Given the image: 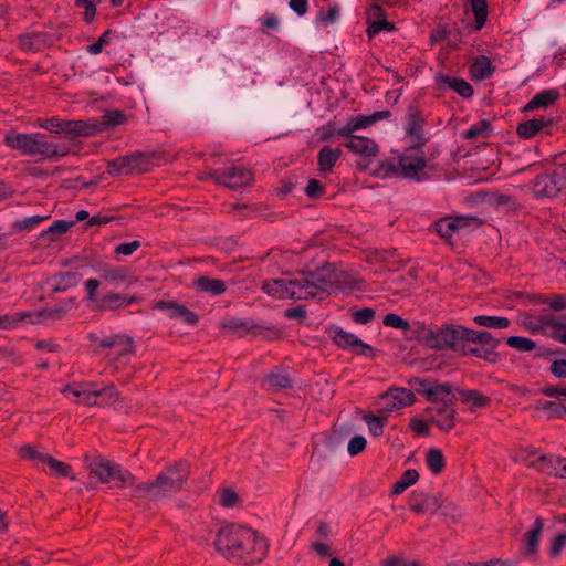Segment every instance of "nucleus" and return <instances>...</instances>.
Listing matches in <instances>:
<instances>
[{"label": "nucleus", "mask_w": 566, "mask_h": 566, "mask_svg": "<svg viewBox=\"0 0 566 566\" xmlns=\"http://www.w3.org/2000/svg\"><path fill=\"white\" fill-rule=\"evenodd\" d=\"M464 2L470 7L472 13L474 14V29L476 31L481 30L484 27L488 18L486 0H464Z\"/></svg>", "instance_id": "obj_32"}, {"label": "nucleus", "mask_w": 566, "mask_h": 566, "mask_svg": "<svg viewBox=\"0 0 566 566\" xmlns=\"http://www.w3.org/2000/svg\"><path fill=\"white\" fill-rule=\"evenodd\" d=\"M102 348H114V355L112 359L119 360L123 358H129L135 354L134 339L126 334H115L105 337L99 342Z\"/></svg>", "instance_id": "obj_14"}, {"label": "nucleus", "mask_w": 566, "mask_h": 566, "mask_svg": "<svg viewBox=\"0 0 566 566\" xmlns=\"http://www.w3.org/2000/svg\"><path fill=\"white\" fill-rule=\"evenodd\" d=\"M539 326H551V337L566 345V322H562L555 317H543L539 319Z\"/></svg>", "instance_id": "obj_34"}, {"label": "nucleus", "mask_w": 566, "mask_h": 566, "mask_svg": "<svg viewBox=\"0 0 566 566\" xmlns=\"http://www.w3.org/2000/svg\"><path fill=\"white\" fill-rule=\"evenodd\" d=\"M452 219L457 226V231L470 227L479 228L482 224V221L476 217H452Z\"/></svg>", "instance_id": "obj_58"}, {"label": "nucleus", "mask_w": 566, "mask_h": 566, "mask_svg": "<svg viewBox=\"0 0 566 566\" xmlns=\"http://www.w3.org/2000/svg\"><path fill=\"white\" fill-rule=\"evenodd\" d=\"M416 397L412 391L407 388L398 387L391 388L387 392L380 395L376 405L378 407V413L387 417L389 413L410 406L415 402Z\"/></svg>", "instance_id": "obj_10"}, {"label": "nucleus", "mask_w": 566, "mask_h": 566, "mask_svg": "<svg viewBox=\"0 0 566 566\" xmlns=\"http://www.w3.org/2000/svg\"><path fill=\"white\" fill-rule=\"evenodd\" d=\"M387 417H384V415L378 413V416L366 413L364 415L363 419L368 426V429L371 434L379 437L384 432V421Z\"/></svg>", "instance_id": "obj_46"}, {"label": "nucleus", "mask_w": 566, "mask_h": 566, "mask_svg": "<svg viewBox=\"0 0 566 566\" xmlns=\"http://www.w3.org/2000/svg\"><path fill=\"white\" fill-rule=\"evenodd\" d=\"M438 511L446 517L457 520L461 516V509L450 499L441 496Z\"/></svg>", "instance_id": "obj_45"}, {"label": "nucleus", "mask_w": 566, "mask_h": 566, "mask_svg": "<svg viewBox=\"0 0 566 566\" xmlns=\"http://www.w3.org/2000/svg\"><path fill=\"white\" fill-rule=\"evenodd\" d=\"M441 496V494L415 493V502L411 504V510L419 514L427 512L436 513L438 512Z\"/></svg>", "instance_id": "obj_20"}, {"label": "nucleus", "mask_w": 566, "mask_h": 566, "mask_svg": "<svg viewBox=\"0 0 566 566\" xmlns=\"http://www.w3.org/2000/svg\"><path fill=\"white\" fill-rule=\"evenodd\" d=\"M536 410H543L548 412V417H560L563 412H566V406L554 402V401H546V400H538L535 403Z\"/></svg>", "instance_id": "obj_50"}, {"label": "nucleus", "mask_w": 566, "mask_h": 566, "mask_svg": "<svg viewBox=\"0 0 566 566\" xmlns=\"http://www.w3.org/2000/svg\"><path fill=\"white\" fill-rule=\"evenodd\" d=\"M374 316H375V312L373 308L364 307V308L356 311L353 314V319L357 324H367L370 321H373Z\"/></svg>", "instance_id": "obj_63"}, {"label": "nucleus", "mask_w": 566, "mask_h": 566, "mask_svg": "<svg viewBox=\"0 0 566 566\" xmlns=\"http://www.w3.org/2000/svg\"><path fill=\"white\" fill-rule=\"evenodd\" d=\"M436 82L439 90L448 87L455 91L462 97H470L473 94L472 85L461 78L440 75L436 77Z\"/></svg>", "instance_id": "obj_23"}, {"label": "nucleus", "mask_w": 566, "mask_h": 566, "mask_svg": "<svg viewBox=\"0 0 566 566\" xmlns=\"http://www.w3.org/2000/svg\"><path fill=\"white\" fill-rule=\"evenodd\" d=\"M494 70L491 60L484 55L478 56L471 66L472 77L478 81L489 78Z\"/></svg>", "instance_id": "obj_29"}, {"label": "nucleus", "mask_w": 566, "mask_h": 566, "mask_svg": "<svg viewBox=\"0 0 566 566\" xmlns=\"http://www.w3.org/2000/svg\"><path fill=\"white\" fill-rule=\"evenodd\" d=\"M62 394H71L75 402L84 403L85 406H97L99 402L96 400V394L94 390L85 388L83 385H76L74 387L66 385L62 389Z\"/></svg>", "instance_id": "obj_24"}, {"label": "nucleus", "mask_w": 566, "mask_h": 566, "mask_svg": "<svg viewBox=\"0 0 566 566\" xmlns=\"http://www.w3.org/2000/svg\"><path fill=\"white\" fill-rule=\"evenodd\" d=\"M44 219H45V217L32 216V217L25 218L23 220L15 221L12 227L15 231H23V230L33 228L34 226L39 224Z\"/></svg>", "instance_id": "obj_60"}, {"label": "nucleus", "mask_w": 566, "mask_h": 566, "mask_svg": "<svg viewBox=\"0 0 566 566\" xmlns=\"http://www.w3.org/2000/svg\"><path fill=\"white\" fill-rule=\"evenodd\" d=\"M423 124V118L420 117L417 112L410 111L408 113L407 133L416 140L411 148H419L426 143V140L422 138Z\"/></svg>", "instance_id": "obj_27"}, {"label": "nucleus", "mask_w": 566, "mask_h": 566, "mask_svg": "<svg viewBox=\"0 0 566 566\" xmlns=\"http://www.w3.org/2000/svg\"><path fill=\"white\" fill-rule=\"evenodd\" d=\"M153 308L165 312L169 319L181 322L188 326H196L199 323V315L176 300H158L154 302Z\"/></svg>", "instance_id": "obj_11"}, {"label": "nucleus", "mask_w": 566, "mask_h": 566, "mask_svg": "<svg viewBox=\"0 0 566 566\" xmlns=\"http://www.w3.org/2000/svg\"><path fill=\"white\" fill-rule=\"evenodd\" d=\"M409 385H411L417 392L423 395L428 400L431 401V399H433L432 385L429 381L419 377H415L409 380Z\"/></svg>", "instance_id": "obj_54"}, {"label": "nucleus", "mask_w": 566, "mask_h": 566, "mask_svg": "<svg viewBox=\"0 0 566 566\" xmlns=\"http://www.w3.org/2000/svg\"><path fill=\"white\" fill-rule=\"evenodd\" d=\"M558 98V93L554 90L542 91L536 94L525 106L524 112L534 111L537 108H546L553 105Z\"/></svg>", "instance_id": "obj_28"}, {"label": "nucleus", "mask_w": 566, "mask_h": 566, "mask_svg": "<svg viewBox=\"0 0 566 566\" xmlns=\"http://www.w3.org/2000/svg\"><path fill=\"white\" fill-rule=\"evenodd\" d=\"M42 39L40 34H27L20 36V45L23 50H35L40 45Z\"/></svg>", "instance_id": "obj_62"}, {"label": "nucleus", "mask_w": 566, "mask_h": 566, "mask_svg": "<svg viewBox=\"0 0 566 566\" xmlns=\"http://www.w3.org/2000/svg\"><path fill=\"white\" fill-rule=\"evenodd\" d=\"M126 116L122 111L111 109L104 113L101 126H119L124 124Z\"/></svg>", "instance_id": "obj_52"}, {"label": "nucleus", "mask_w": 566, "mask_h": 566, "mask_svg": "<svg viewBox=\"0 0 566 566\" xmlns=\"http://www.w3.org/2000/svg\"><path fill=\"white\" fill-rule=\"evenodd\" d=\"M192 285L199 293H206L211 296L222 295L228 289L224 281L208 275L196 276Z\"/></svg>", "instance_id": "obj_18"}, {"label": "nucleus", "mask_w": 566, "mask_h": 566, "mask_svg": "<svg viewBox=\"0 0 566 566\" xmlns=\"http://www.w3.org/2000/svg\"><path fill=\"white\" fill-rule=\"evenodd\" d=\"M432 402H441L447 401L448 398H452V402H454L455 396L452 394V387L449 384H436L432 386Z\"/></svg>", "instance_id": "obj_49"}, {"label": "nucleus", "mask_w": 566, "mask_h": 566, "mask_svg": "<svg viewBox=\"0 0 566 566\" xmlns=\"http://www.w3.org/2000/svg\"><path fill=\"white\" fill-rule=\"evenodd\" d=\"M189 475L190 468L185 461L166 465L153 480L135 482L132 497L148 502L171 499L185 488Z\"/></svg>", "instance_id": "obj_2"}, {"label": "nucleus", "mask_w": 566, "mask_h": 566, "mask_svg": "<svg viewBox=\"0 0 566 566\" xmlns=\"http://www.w3.org/2000/svg\"><path fill=\"white\" fill-rule=\"evenodd\" d=\"M219 504L226 509L235 507L240 503V496L232 489H222L219 492Z\"/></svg>", "instance_id": "obj_51"}, {"label": "nucleus", "mask_w": 566, "mask_h": 566, "mask_svg": "<svg viewBox=\"0 0 566 566\" xmlns=\"http://www.w3.org/2000/svg\"><path fill=\"white\" fill-rule=\"evenodd\" d=\"M4 144L11 149L31 157H64L69 153L67 149H62L59 145L48 142L41 134L11 133L6 135Z\"/></svg>", "instance_id": "obj_4"}, {"label": "nucleus", "mask_w": 566, "mask_h": 566, "mask_svg": "<svg viewBox=\"0 0 566 566\" xmlns=\"http://www.w3.org/2000/svg\"><path fill=\"white\" fill-rule=\"evenodd\" d=\"M73 304L72 300H69L62 304H59L56 306L44 308L38 313V316H44L51 319H61L65 316L69 308H71Z\"/></svg>", "instance_id": "obj_42"}, {"label": "nucleus", "mask_w": 566, "mask_h": 566, "mask_svg": "<svg viewBox=\"0 0 566 566\" xmlns=\"http://www.w3.org/2000/svg\"><path fill=\"white\" fill-rule=\"evenodd\" d=\"M542 302L547 303L549 307L555 312L566 310V295L555 294L547 300H543Z\"/></svg>", "instance_id": "obj_64"}, {"label": "nucleus", "mask_w": 566, "mask_h": 566, "mask_svg": "<svg viewBox=\"0 0 566 566\" xmlns=\"http://www.w3.org/2000/svg\"><path fill=\"white\" fill-rule=\"evenodd\" d=\"M553 122L552 117L533 118L518 124L516 133L521 138L530 139L536 136L544 127L551 126Z\"/></svg>", "instance_id": "obj_21"}, {"label": "nucleus", "mask_w": 566, "mask_h": 566, "mask_svg": "<svg viewBox=\"0 0 566 566\" xmlns=\"http://www.w3.org/2000/svg\"><path fill=\"white\" fill-rule=\"evenodd\" d=\"M490 123L486 119L480 120L478 124L472 125L469 129L463 133V138L474 139L479 136H483L485 132L490 130Z\"/></svg>", "instance_id": "obj_53"}, {"label": "nucleus", "mask_w": 566, "mask_h": 566, "mask_svg": "<svg viewBox=\"0 0 566 566\" xmlns=\"http://www.w3.org/2000/svg\"><path fill=\"white\" fill-rule=\"evenodd\" d=\"M473 322L480 326L495 328V329H504L507 328L511 324L510 319L502 316H488V315H478L473 317Z\"/></svg>", "instance_id": "obj_36"}, {"label": "nucleus", "mask_w": 566, "mask_h": 566, "mask_svg": "<svg viewBox=\"0 0 566 566\" xmlns=\"http://www.w3.org/2000/svg\"><path fill=\"white\" fill-rule=\"evenodd\" d=\"M344 145L352 153L364 157H374L378 153L377 144L373 139L361 136H350Z\"/></svg>", "instance_id": "obj_19"}, {"label": "nucleus", "mask_w": 566, "mask_h": 566, "mask_svg": "<svg viewBox=\"0 0 566 566\" xmlns=\"http://www.w3.org/2000/svg\"><path fill=\"white\" fill-rule=\"evenodd\" d=\"M94 391L96 394V400L98 401V398H101V403L103 405H112L119 399V392L113 384Z\"/></svg>", "instance_id": "obj_48"}, {"label": "nucleus", "mask_w": 566, "mask_h": 566, "mask_svg": "<svg viewBox=\"0 0 566 566\" xmlns=\"http://www.w3.org/2000/svg\"><path fill=\"white\" fill-rule=\"evenodd\" d=\"M506 345L515 348L518 352H532L535 349L536 344L531 338L521 336H510L506 338Z\"/></svg>", "instance_id": "obj_47"}, {"label": "nucleus", "mask_w": 566, "mask_h": 566, "mask_svg": "<svg viewBox=\"0 0 566 566\" xmlns=\"http://www.w3.org/2000/svg\"><path fill=\"white\" fill-rule=\"evenodd\" d=\"M82 277V274L78 272L59 273L53 277L55 283L53 286V292H62L74 287L81 282Z\"/></svg>", "instance_id": "obj_31"}, {"label": "nucleus", "mask_w": 566, "mask_h": 566, "mask_svg": "<svg viewBox=\"0 0 566 566\" xmlns=\"http://www.w3.org/2000/svg\"><path fill=\"white\" fill-rule=\"evenodd\" d=\"M333 340L343 348H357L356 353L370 356L373 354V348L363 343L357 336L350 334L348 332L343 331L339 327H334L331 329Z\"/></svg>", "instance_id": "obj_16"}, {"label": "nucleus", "mask_w": 566, "mask_h": 566, "mask_svg": "<svg viewBox=\"0 0 566 566\" xmlns=\"http://www.w3.org/2000/svg\"><path fill=\"white\" fill-rule=\"evenodd\" d=\"M342 150L340 148H332L329 146H324L318 153V170L323 174H328L332 171L336 161L340 158Z\"/></svg>", "instance_id": "obj_26"}, {"label": "nucleus", "mask_w": 566, "mask_h": 566, "mask_svg": "<svg viewBox=\"0 0 566 566\" xmlns=\"http://www.w3.org/2000/svg\"><path fill=\"white\" fill-rule=\"evenodd\" d=\"M211 177L216 184L230 189L245 187L252 181V172L241 166H231L222 170H216Z\"/></svg>", "instance_id": "obj_12"}, {"label": "nucleus", "mask_w": 566, "mask_h": 566, "mask_svg": "<svg viewBox=\"0 0 566 566\" xmlns=\"http://www.w3.org/2000/svg\"><path fill=\"white\" fill-rule=\"evenodd\" d=\"M419 474L416 470H407L401 478L394 484L392 494L397 495L402 493L406 489L417 482Z\"/></svg>", "instance_id": "obj_39"}, {"label": "nucleus", "mask_w": 566, "mask_h": 566, "mask_svg": "<svg viewBox=\"0 0 566 566\" xmlns=\"http://www.w3.org/2000/svg\"><path fill=\"white\" fill-rule=\"evenodd\" d=\"M459 396L462 402H472L475 407H485L489 403V398L478 390H459Z\"/></svg>", "instance_id": "obj_41"}, {"label": "nucleus", "mask_w": 566, "mask_h": 566, "mask_svg": "<svg viewBox=\"0 0 566 566\" xmlns=\"http://www.w3.org/2000/svg\"><path fill=\"white\" fill-rule=\"evenodd\" d=\"M556 460H558V458L548 457V455H544V454L537 457L534 460L525 459L528 467L535 468L545 474L554 475V476H555V471H556V464H555Z\"/></svg>", "instance_id": "obj_33"}, {"label": "nucleus", "mask_w": 566, "mask_h": 566, "mask_svg": "<svg viewBox=\"0 0 566 566\" xmlns=\"http://www.w3.org/2000/svg\"><path fill=\"white\" fill-rule=\"evenodd\" d=\"M74 223L75 221L57 220L49 227L42 237H48V240L51 242L55 241L59 235L65 233Z\"/></svg>", "instance_id": "obj_43"}, {"label": "nucleus", "mask_w": 566, "mask_h": 566, "mask_svg": "<svg viewBox=\"0 0 566 566\" xmlns=\"http://www.w3.org/2000/svg\"><path fill=\"white\" fill-rule=\"evenodd\" d=\"M461 338L462 344L464 343H479L484 345H490L492 348L496 347L499 340H496L491 333L486 331L476 332L464 326H461Z\"/></svg>", "instance_id": "obj_25"}, {"label": "nucleus", "mask_w": 566, "mask_h": 566, "mask_svg": "<svg viewBox=\"0 0 566 566\" xmlns=\"http://www.w3.org/2000/svg\"><path fill=\"white\" fill-rule=\"evenodd\" d=\"M54 474L59 476H69L71 472V467L65 462H62L51 455L49 462L46 464Z\"/></svg>", "instance_id": "obj_56"}, {"label": "nucleus", "mask_w": 566, "mask_h": 566, "mask_svg": "<svg viewBox=\"0 0 566 566\" xmlns=\"http://www.w3.org/2000/svg\"><path fill=\"white\" fill-rule=\"evenodd\" d=\"M434 229L441 238L447 240H449L453 233L457 232V226L453 223L452 217L438 220L434 223Z\"/></svg>", "instance_id": "obj_44"}, {"label": "nucleus", "mask_w": 566, "mask_h": 566, "mask_svg": "<svg viewBox=\"0 0 566 566\" xmlns=\"http://www.w3.org/2000/svg\"><path fill=\"white\" fill-rule=\"evenodd\" d=\"M323 281L316 275H307L306 272L300 273L292 280L273 279L262 283V290L268 295L275 298L308 300L312 295L323 293L319 284Z\"/></svg>", "instance_id": "obj_3"}, {"label": "nucleus", "mask_w": 566, "mask_h": 566, "mask_svg": "<svg viewBox=\"0 0 566 566\" xmlns=\"http://www.w3.org/2000/svg\"><path fill=\"white\" fill-rule=\"evenodd\" d=\"M98 129L96 125H90L84 120H63L61 134L73 139L78 136L93 135Z\"/></svg>", "instance_id": "obj_22"}, {"label": "nucleus", "mask_w": 566, "mask_h": 566, "mask_svg": "<svg viewBox=\"0 0 566 566\" xmlns=\"http://www.w3.org/2000/svg\"><path fill=\"white\" fill-rule=\"evenodd\" d=\"M384 324L389 327L399 328V329H408L410 324L408 321L403 319L401 316L397 314H387L384 318Z\"/></svg>", "instance_id": "obj_59"}, {"label": "nucleus", "mask_w": 566, "mask_h": 566, "mask_svg": "<svg viewBox=\"0 0 566 566\" xmlns=\"http://www.w3.org/2000/svg\"><path fill=\"white\" fill-rule=\"evenodd\" d=\"M426 412L430 416L429 422L436 424L442 431L449 432L454 428L455 409L452 398L440 403L437 407H429Z\"/></svg>", "instance_id": "obj_13"}, {"label": "nucleus", "mask_w": 566, "mask_h": 566, "mask_svg": "<svg viewBox=\"0 0 566 566\" xmlns=\"http://www.w3.org/2000/svg\"><path fill=\"white\" fill-rule=\"evenodd\" d=\"M139 302H142V297L137 295L126 297L118 293L107 292L98 298L96 307L99 311H115Z\"/></svg>", "instance_id": "obj_17"}, {"label": "nucleus", "mask_w": 566, "mask_h": 566, "mask_svg": "<svg viewBox=\"0 0 566 566\" xmlns=\"http://www.w3.org/2000/svg\"><path fill=\"white\" fill-rule=\"evenodd\" d=\"M543 531V520L537 517L531 531L525 534V553L527 555H535L538 547V542Z\"/></svg>", "instance_id": "obj_30"}, {"label": "nucleus", "mask_w": 566, "mask_h": 566, "mask_svg": "<svg viewBox=\"0 0 566 566\" xmlns=\"http://www.w3.org/2000/svg\"><path fill=\"white\" fill-rule=\"evenodd\" d=\"M391 30H394V25L390 22H388L385 18L379 21L369 23L368 28H367V35L371 39L380 31H391Z\"/></svg>", "instance_id": "obj_57"}, {"label": "nucleus", "mask_w": 566, "mask_h": 566, "mask_svg": "<svg viewBox=\"0 0 566 566\" xmlns=\"http://www.w3.org/2000/svg\"><path fill=\"white\" fill-rule=\"evenodd\" d=\"M366 448V439L363 436L353 437L347 446L348 453L354 457Z\"/></svg>", "instance_id": "obj_61"}, {"label": "nucleus", "mask_w": 566, "mask_h": 566, "mask_svg": "<svg viewBox=\"0 0 566 566\" xmlns=\"http://www.w3.org/2000/svg\"><path fill=\"white\" fill-rule=\"evenodd\" d=\"M566 188V166H558L553 172L537 176L533 181L536 197H555Z\"/></svg>", "instance_id": "obj_9"}, {"label": "nucleus", "mask_w": 566, "mask_h": 566, "mask_svg": "<svg viewBox=\"0 0 566 566\" xmlns=\"http://www.w3.org/2000/svg\"><path fill=\"white\" fill-rule=\"evenodd\" d=\"M339 14V7L337 4L331 6L326 12L321 11L316 18L317 23L326 25L333 24Z\"/></svg>", "instance_id": "obj_55"}, {"label": "nucleus", "mask_w": 566, "mask_h": 566, "mask_svg": "<svg viewBox=\"0 0 566 566\" xmlns=\"http://www.w3.org/2000/svg\"><path fill=\"white\" fill-rule=\"evenodd\" d=\"M426 463L433 474H439L444 469V458L441 450L431 448L427 451Z\"/></svg>", "instance_id": "obj_38"}, {"label": "nucleus", "mask_w": 566, "mask_h": 566, "mask_svg": "<svg viewBox=\"0 0 566 566\" xmlns=\"http://www.w3.org/2000/svg\"><path fill=\"white\" fill-rule=\"evenodd\" d=\"M307 275H316L323 282L319 284V290L323 293L312 295L311 298L324 300L329 295L331 290L342 289L350 285V281L344 271L337 269L334 264H326L314 272H306Z\"/></svg>", "instance_id": "obj_8"}, {"label": "nucleus", "mask_w": 566, "mask_h": 566, "mask_svg": "<svg viewBox=\"0 0 566 566\" xmlns=\"http://www.w3.org/2000/svg\"><path fill=\"white\" fill-rule=\"evenodd\" d=\"M427 167V161L423 157L412 156V155H402L398 160V169L399 174L411 180L421 181L427 178L424 169Z\"/></svg>", "instance_id": "obj_15"}, {"label": "nucleus", "mask_w": 566, "mask_h": 566, "mask_svg": "<svg viewBox=\"0 0 566 566\" xmlns=\"http://www.w3.org/2000/svg\"><path fill=\"white\" fill-rule=\"evenodd\" d=\"M266 381L274 390L286 389L292 386L287 374L281 370H274L266 376Z\"/></svg>", "instance_id": "obj_40"}, {"label": "nucleus", "mask_w": 566, "mask_h": 566, "mask_svg": "<svg viewBox=\"0 0 566 566\" xmlns=\"http://www.w3.org/2000/svg\"><path fill=\"white\" fill-rule=\"evenodd\" d=\"M461 325H444L438 328L421 327L418 337L429 348L463 349Z\"/></svg>", "instance_id": "obj_5"}, {"label": "nucleus", "mask_w": 566, "mask_h": 566, "mask_svg": "<svg viewBox=\"0 0 566 566\" xmlns=\"http://www.w3.org/2000/svg\"><path fill=\"white\" fill-rule=\"evenodd\" d=\"M488 203L496 209H504L511 211L515 209V200L506 193L492 192L488 195Z\"/></svg>", "instance_id": "obj_37"}, {"label": "nucleus", "mask_w": 566, "mask_h": 566, "mask_svg": "<svg viewBox=\"0 0 566 566\" xmlns=\"http://www.w3.org/2000/svg\"><path fill=\"white\" fill-rule=\"evenodd\" d=\"M102 277L115 287L130 284V276L125 269H108L103 272Z\"/></svg>", "instance_id": "obj_35"}, {"label": "nucleus", "mask_w": 566, "mask_h": 566, "mask_svg": "<svg viewBox=\"0 0 566 566\" xmlns=\"http://www.w3.org/2000/svg\"><path fill=\"white\" fill-rule=\"evenodd\" d=\"M154 154L133 153L108 161L106 171L111 176L144 174L153 168Z\"/></svg>", "instance_id": "obj_6"}, {"label": "nucleus", "mask_w": 566, "mask_h": 566, "mask_svg": "<svg viewBox=\"0 0 566 566\" xmlns=\"http://www.w3.org/2000/svg\"><path fill=\"white\" fill-rule=\"evenodd\" d=\"M214 547L228 559H248L261 562L268 554L266 541L250 527L229 524L219 528Z\"/></svg>", "instance_id": "obj_1"}, {"label": "nucleus", "mask_w": 566, "mask_h": 566, "mask_svg": "<svg viewBox=\"0 0 566 566\" xmlns=\"http://www.w3.org/2000/svg\"><path fill=\"white\" fill-rule=\"evenodd\" d=\"M86 468L91 474H94L101 483H108L112 480H118L122 486H133L136 478L129 471H123L120 467L107 459L97 457L92 460L86 459Z\"/></svg>", "instance_id": "obj_7"}]
</instances>
